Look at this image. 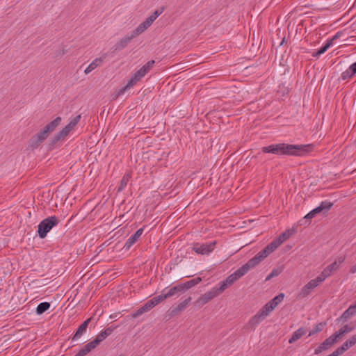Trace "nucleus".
Masks as SVG:
<instances>
[{
    "mask_svg": "<svg viewBox=\"0 0 356 356\" xmlns=\"http://www.w3.org/2000/svg\"><path fill=\"white\" fill-rule=\"evenodd\" d=\"M313 149L312 145L272 144L263 147L262 152L277 155L304 156Z\"/></svg>",
    "mask_w": 356,
    "mask_h": 356,
    "instance_id": "f257e3e1",
    "label": "nucleus"
},
{
    "mask_svg": "<svg viewBox=\"0 0 356 356\" xmlns=\"http://www.w3.org/2000/svg\"><path fill=\"white\" fill-rule=\"evenodd\" d=\"M154 65V60H152L145 63L142 66L135 74L131 76L130 80L128 81L125 87L122 89V92L127 89L133 87L138 81L144 77L149 70L153 67Z\"/></svg>",
    "mask_w": 356,
    "mask_h": 356,
    "instance_id": "f03ea898",
    "label": "nucleus"
},
{
    "mask_svg": "<svg viewBox=\"0 0 356 356\" xmlns=\"http://www.w3.org/2000/svg\"><path fill=\"white\" fill-rule=\"evenodd\" d=\"M81 118V115H78L71 119L70 122L63 127L60 131L57 132L51 138L52 143H56L60 140H63L76 127Z\"/></svg>",
    "mask_w": 356,
    "mask_h": 356,
    "instance_id": "7ed1b4c3",
    "label": "nucleus"
},
{
    "mask_svg": "<svg viewBox=\"0 0 356 356\" xmlns=\"http://www.w3.org/2000/svg\"><path fill=\"white\" fill-rule=\"evenodd\" d=\"M59 222L58 218L55 216H49L42 220L38 226V233L41 238H44L47 233Z\"/></svg>",
    "mask_w": 356,
    "mask_h": 356,
    "instance_id": "20e7f679",
    "label": "nucleus"
},
{
    "mask_svg": "<svg viewBox=\"0 0 356 356\" xmlns=\"http://www.w3.org/2000/svg\"><path fill=\"white\" fill-rule=\"evenodd\" d=\"M108 335L109 332H108L106 330L101 332L93 341L84 346V347L81 348L75 356H85L92 350L95 348L97 345L104 339H105Z\"/></svg>",
    "mask_w": 356,
    "mask_h": 356,
    "instance_id": "39448f33",
    "label": "nucleus"
},
{
    "mask_svg": "<svg viewBox=\"0 0 356 356\" xmlns=\"http://www.w3.org/2000/svg\"><path fill=\"white\" fill-rule=\"evenodd\" d=\"M216 242H210V243H196L193 245V250L199 254H209L211 253L215 248Z\"/></svg>",
    "mask_w": 356,
    "mask_h": 356,
    "instance_id": "423d86ee",
    "label": "nucleus"
},
{
    "mask_svg": "<svg viewBox=\"0 0 356 356\" xmlns=\"http://www.w3.org/2000/svg\"><path fill=\"white\" fill-rule=\"evenodd\" d=\"M322 282H323L318 277L310 280L302 288L301 291H300L299 296L301 298L307 297Z\"/></svg>",
    "mask_w": 356,
    "mask_h": 356,
    "instance_id": "0eeeda50",
    "label": "nucleus"
},
{
    "mask_svg": "<svg viewBox=\"0 0 356 356\" xmlns=\"http://www.w3.org/2000/svg\"><path fill=\"white\" fill-rule=\"evenodd\" d=\"M343 262V259L339 260V261H334L329 266H327L318 276L320 280L323 282L326 278L330 277L331 274L337 270L339 267L340 264Z\"/></svg>",
    "mask_w": 356,
    "mask_h": 356,
    "instance_id": "6e6552de",
    "label": "nucleus"
},
{
    "mask_svg": "<svg viewBox=\"0 0 356 356\" xmlns=\"http://www.w3.org/2000/svg\"><path fill=\"white\" fill-rule=\"evenodd\" d=\"M249 270L250 269L245 264L243 265L241 268L237 269L235 272H234L232 274H231L226 278L227 282L231 284H234L236 280L243 277Z\"/></svg>",
    "mask_w": 356,
    "mask_h": 356,
    "instance_id": "1a4fd4ad",
    "label": "nucleus"
},
{
    "mask_svg": "<svg viewBox=\"0 0 356 356\" xmlns=\"http://www.w3.org/2000/svg\"><path fill=\"white\" fill-rule=\"evenodd\" d=\"M332 203L329 201H324L322 202L321 204L317 207L316 208L312 210L309 213H308L305 216V218L307 219H312L315 216L316 214L323 211H328L332 207Z\"/></svg>",
    "mask_w": 356,
    "mask_h": 356,
    "instance_id": "9d476101",
    "label": "nucleus"
},
{
    "mask_svg": "<svg viewBox=\"0 0 356 356\" xmlns=\"http://www.w3.org/2000/svg\"><path fill=\"white\" fill-rule=\"evenodd\" d=\"M332 203L329 201H324L322 202L321 204L317 207L316 208L312 210L309 213H308L305 216V218L307 219H312L315 216L316 214L323 211H328L332 207Z\"/></svg>",
    "mask_w": 356,
    "mask_h": 356,
    "instance_id": "9b49d317",
    "label": "nucleus"
},
{
    "mask_svg": "<svg viewBox=\"0 0 356 356\" xmlns=\"http://www.w3.org/2000/svg\"><path fill=\"white\" fill-rule=\"evenodd\" d=\"M219 286H215L213 287L209 292L207 293V296L209 298H212L220 293H222L223 291H225L227 288H228L229 286H231V284H228L227 282V279L220 282L218 284Z\"/></svg>",
    "mask_w": 356,
    "mask_h": 356,
    "instance_id": "f8f14e48",
    "label": "nucleus"
},
{
    "mask_svg": "<svg viewBox=\"0 0 356 356\" xmlns=\"http://www.w3.org/2000/svg\"><path fill=\"white\" fill-rule=\"evenodd\" d=\"M185 286L182 285L175 286H173L166 291H163L162 294L159 295L160 298L161 300H163L164 299L171 297L173 296L179 295L181 292L184 291Z\"/></svg>",
    "mask_w": 356,
    "mask_h": 356,
    "instance_id": "ddd939ff",
    "label": "nucleus"
},
{
    "mask_svg": "<svg viewBox=\"0 0 356 356\" xmlns=\"http://www.w3.org/2000/svg\"><path fill=\"white\" fill-rule=\"evenodd\" d=\"M284 293H280L265 305L262 312H272L284 300Z\"/></svg>",
    "mask_w": 356,
    "mask_h": 356,
    "instance_id": "4468645a",
    "label": "nucleus"
},
{
    "mask_svg": "<svg viewBox=\"0 0 356 356\" xmlns=\"http://www.w3.org/2000/svg\"><path fill=\"white\" fill-rule=\"evenodd\" d=\"M341 33L337 32L331 39L327 40L326 43L319 50L313 52L312 56L317 57L324 54L330 47L333 45L334 41L338 39Z\"/></svg>",
    "mask_w": 356,
    "mask_h": 356,
    "instance_id": "2eb2a0df",
    "label": "nucleus"
},
{
    "mask_svg": "<svg viewBox=\"0 0 356 356\" xmlns=\"http://www.w3.org/2000/svg\"><path fill=\"white\" fill-rule=\"evenodd\" d=\"M161 300L159 296L154 297L153 298L147 301L136 312H147L152 309L155 305L159 303Z\"/></svg>",
    "mask_w": 356,
    "mask_h": 356,
    "instance_id": "dca6fc26",
    "label": "nucleus"
},
{
    "mask_svg": "<svg viewBox=\"0 0 356 356\" xmlns=\"http://www.w3.org/2000/svg\"><path fill=\"white\" fill-rule=\"evenodd\" d=\"M143 232H144L143 228L138 229L134 235L131 236L127 239V241H126V243L124 244V248L126 249L129 250L138 240V238L143 234Z\"/></svg>",
    "mask_w": 356,
    "mask_h": 356,
    "instance_id": "f3484780",
    "label": "nucleus"
},
{
    "mask_svg": "<svg viewBox=\"0 0 356 356\" xmlns=\"http://www.w3.org/2000/svg\"><path fill=\"white\" fill-rule=\"evenodd\" d=\"M264 259H265V257L264 256L262 252L260 251L253 258L250 259L245 264V265L250 270V269L254 268L257 265H258Z\"/></svg>",
    "mask_w": 356,
    "mask_h": 356,
    "instance_id": "a211bd4d",
    "label": "nucleus"
},
{
    "mask_svg": "<svg viewBox=\"0 0 356 356\" xmlns=\"http://www.w3.org/2000/svg\"><path fill=\"white\" fill-rule=\"evenodd\" d=\"M135 37L133 36V34L126 35L122 38H121L115 44L116 49H122L125 48L129 43L131 42L133 38Z\"/></svg>",
    "mask_w": 356,
    "mask_h": 356,
    "instance_id": "6ab92c4d",
    "label": "nucleus"
},
{
    "mask_svg": "<svg viewBox=\"0 0 356 356\" xmlns=\"http://www.w3.org/2000/svg\"><path fill=\"white\" fill-rule=\"evenodd\" d=\"M104 62L103 58H96L94 59L86 68L84 72L86 74L90 73L92 71L95 70L97 67L101 66Z\"/></svg>",
    "mask_w": 356,
    "mask_h": 356,
    "instance_id": "aec40b11",
    "label": "nucleus"
},
{
    "mask_svg": "<svg viewBox=\"0 0 356 356\" xmlns=\"http://www.w3.org/2000/svg\"><path fill=\"white\" fill-rule=\"evenodd\" d=\"M291 235V232L290 230H286L283 232L282 234L279 236L278 238L273 240L272 243L275 245L277 248L282 243H284L286 240H287Z\"/></svg>",
    "mask_w": 356,
    "mask_h": 356,
    "instance_id": "412c9836",
    "label": "nucleus"
},
{
    "mask_svg": "<svg viewBox=\"0 0 356 356\" xmlns=\"http://www.w3.org/2000/svg\"><path fill=\"white\" fill-rule=\"evenodd\" d=\"M90 321V318H88L79 327L78 330H76V333L73 337L74 340H77L78 339H79L81 336L83 334V333L86 332Z\"/></svg>",
    "mask_w": 356,
    "mask_h": 356,
    "instance_id": "4be33fe9",
    "label": "nucleus"
},
{
    "mask_svg": "<svg viewBox=\"0 0 356 356\" xmlns=\"http://www.w3.org/2000/svg\"><path fill=\"white\" fill-rule=\"evenodd\" d=\"M61 118L57 117L54 120H52L51 122L47 124L44 128L50 133L55 130V129L60 124L61 122Z\"/></svg>",
    "mask_w": 356,
    "mask_h": 356,
    "instance_id": "5701e85b",
    "label": "nucleus"
},
{
    "mask_svg": "<svg viewBox=\"0 0 356 356\" xmlns=\"http://www.w3.org/2000/svg\"><path fill=\"white\" fill-rule=\"evenodd\" d=\"M338 338L337 335H335L334 333L332 334L330 337H329L327 339H326L322 343L325 346V348L328 349L330 348L334 343L337 342Z\"/></svg>",
    "mask_w": 356,
    "mask_h": 356,
    "instance_id": "b1692460",
    "label": "nucleus"
},
{
    "mask_svg": "<svg viewBox=\"0 0 356 356\" xmlns=\"http://www.w3.org/2000/svg\"><path fill=\"white\" fill-rule=\"evenodd\" d=\"M306 333V330L304 328H300L298 330H296L289 339V342L290 343H293V342L298 340L302 335H304Z\"/></svg>",
    "mask_w": 356,
    "mask_h": 356,
    "instance_id": "393cba45",
    "label": "nucleus"
},
{
    "mask_svg": "<svg viewBox=\"0 0 356 356\" xmlns=\"http://www.w3.org/2000/svg\"><path fill=\"white\" fill-rule=\"evenodd\" d=\"M49 132L44 127L43 129L35 136L37 143L44 141L49 136Z\"/></svg>",
    "mask_w": 356,
    "mask_h": 356,
    "instance_id": "a878e982",
    "label": "nucleus"
},
{
    "mask_svg": "<svg viewBox=\"0 0 356 356\" xmlns=\"http://www.w3.org/2000/svg\"><path fill=\"white\" fill-rule=\"evenodd\" d=\"M354 330V326L350 325H345L341 327L338 332L334 333L335 335H337V338L339 339L342 335L348 333Z\"/></svg>",
    "mask_w": 356,
    "mask_h": 356,
    "instance_id": "bb28decb",
    "label": "nucleus"
},
{
    "mask_svg": "<svg viewBox=\"0 0 356 356\" xmlns=\"http://www.w3.org/2000/svg\"><path fill=\"white\" fill-rule=\"evenodd\" d=\"M276 249L275 245L271 242L261 252L266 258Z\"/></svg>",
    "mask_w": 356,
    "mask_h": 356,
    "instance_id": "cd10ccee",
    "label": "nucleus"
},
{
    "mask_svg": "<svg viewBox=\"0 0 356 356\" xmlns=\"http://www.w3.org/2000/svg\"><path fill=\"white\" fill-rule=\"evenodd\" d=\"M50 307L51 304L48 302H41L36 306L35 312H46L47 310L50 309Z\"/></svg>",
    "mask_w": 356,
    "mask_h": 356,
    "instance_id": "c85d7f7f",
    "label": "nucleus"
},
{
    "mask_svg": "<svg viewBox=\"0 0 356 356\" xmlns=\"http://www.w3.org/2000/svg\"><path fill=\"white\" fill-rule=\"evenodd\" d=\"M130 179L129 175H125L121 179L120 185L118 188V191H121L125 188Z\"/></svg>",
    "mask_w": 356,
    "mask_h": 356,
    "instance_id": "c756f323",
    "label": "nucleus"
},
{
    "mask_svg": "<svg viewBox=\"0 0 356 356\" xmlns=\"http://www.w3.org/2000/svg\"><path fill=\"white\" fill-rule=\"evenodd\" d=\"M350 348H351L350 346H349L348 343L347 341L344 342L343 345L338 348L337 350H335V353L338 355V356L342 355L345 351L348 350Z\"/></svg>",
    "mask_w": 356,
    "mask_h": 356,
    "instance_id": "7c9ffc66",
    "label": "nucleus"
},
{
    "mask_svg": "<svg viewBox=\"0 0 356 356\" xmlns=\"http://www.w3.org/2000/svg\"><path fill=\"white\" fill-rule=\"evenodd\" d=\"M147 29L140 23L134 30L132 31L131 33L135 38L145 32Z\"/></svg>",
    "mask_w": 356,
    "mask_h": 356,
    "instance_id": "2f4dec72",
    "label": "nucleus"
},
{
    "mask_svg": "<svg viewBox=\"0 0 356 356\" xmlns=\"http://www.w3.org/2000/svg\"><path fill=\"white\" fill-rule=\"evenodd\" d=\"M147 29L140 23L134 30L132 31L131 33L135 38L145 32Z\"/></svg>",
    "mask_w": 356,
    "mask_h": 356,
    "instance_id": "473e14b6",
    "label": "nucleus"
},
{
    "mask_svg": "<svg viewBox=\"0 0 356 356\" xmlns=\"http://www.w3.org/2000/svg\"><path fill=\"white\" fill-rule=\"evenodd\" d=\"M325 325V323H320L317 324L315 326V327L309 332V336H312L317 332L322 331V330L323 329Z\"/></svg>",
    "mask_w": 356,
    "mask_h": 356,
    "instance_id": "72a5a7b5",
    "label": "nucleus"
},
{
    "mask_svg": "<svg viewBox=\"0 0 356 356\" xmlns=\"http://www.w3.org/2000/svg\"><path fill=\"white\" fill-rule=\"evenodd\" d=\"M353 72L351 71L350 68L348 67L346 71H344L342 74H341V78L345 80V79H349L350 77H352L353 76Z\"/></svg>",
    "mask_w": 356,
    "mask_h": 356,
    "instance_id": "f704fd0d",
    "label": "nucleus"
},
{
    "mask_svg": "<svg viewBox=\"0 0 356 356\" xmlns=\"http://www.w3.org/2000/svg\"><path fill=\"white\" fill-rule=\"evenodd\" d=\"M164 8H162L161 10H155L153 14H152L149 17L152 19L153 22L156 20V19L163 12Z\"/></svg>",
    "mask_w": 356,
    "mask_h": 356,
    "instance_id": "c9c22d12",
    "label": "nucleus"
},
{
    "mask_svg": "<svg viewBox=\"0 0 356 356\" xmlns=\"http://www.w3.org/2000/svg\"><path fill=\"white\" fill-rule=\"evenodd\" d=\"M280 273V270L278 269H273L271 273L267 276L266 280H269L273 277L278 276Z\"/></svg>",
    "mask_w": 356,
    "mask_h": 356,
    "instance_id": "e433bc0d",
    "label": "nucleus"
},
{
    "mask_svg": "<svg viewBox=\"0 0 356 356\" xmlns=\"http://www.w3.org/2000/svg\"><path fill=\"white\" fill-rule=\"evenodd\" d=\"M267 314L268 313H261L259 314H257L256 316H254L253 320L257 321V323H258L259 321L264 319L266 317Z\"/></svg>",
    "mask_w": 356,
    "mask_h": 356,
    "instance_id": "4c0bfd02",
    "label": "nucleus"
},
{
    "mask_svg": "<svg viewBox=\"0 0 356 356\" xmlns=\"http://www.w3.org/2000/svg\"><path fill=\"white\" fill-rule=\"evenodd\" d=\"M154 22L150 19L149 17H147L144 22H143L141 24L143 25L144 27H145L146 29H147Z\"/></svg>",
    "mask_w": 356,
    "mask_h": 356,
    "instance_id": "58836bf2",
    "label": "nucleus"
},
{
    "mask_svg": "<svg viewBox=\"0 0 356 356\" xmlns=\"http://www.w3.org/2000/svg\"><path fill=\"white\" fill-rule=\"evenodd\" d=\"M326 348H325V346H323V344L321 343L319 346H318L315 350H314V353L318 355V354H320L321 353H322L323 351L325 350Z\"/></svg>",
    "mask_w": 356,
    "mask_h": 356,
    "instance_id": "ea45409f",
    "label": "nucleus"
},
{
    "mask_svg": "<svg viewBox=\"0 0 356 356\" xmlns=\"http://www.w3.org/2000/svg\"><path fill=\"white\" fill-rule=\"evenodd\" d=\"M349 346L353 347L356 343V334L352 336L348 340L346 341Z\"/></svg>",
    "mask_w": 356,
    "mask_h": 356,
    "instance_id": "a19ab883",
    "label": "nucleus"
},
{
    "mask_svg": "<svg viewBox=\"0 0 356 356\" xmlns=\"http://www.w3.org/2000/svg\"><path fill=\"white\" fill-rule=\"evenodd\" d=\"M201 280L200 278H197L196 280H191L190 282H188V286L186 287V288H188L191 285H195V284H197V283L200 282V281Z\"/></svg>",
    "mask_w": 356,
    "mask_h": 356,
    "instance_id": "79ce46f5",
    "label": "nucleus"
},
{
    "mask_svg": "<svg viewBox=\"0 0 356 356\" xmlns=\"http://www.w3.org/2000/svg\"><path fill=\"white\" fill-rule=\"evenodd\" d=\"M354 309H356V302L351 304L346 312H353Z\"/></svg>",
    "mask_w": 356,
    "mask_h": 356,
    "instance_id": "37998d69",
    "label": "nucleus"
},
{
    "mask_svg": "<svg viewBox=\"0 0 356 356\" xmlns=\"http://www.w3.org/2000/svg\"><path fill=\"white\" fill-rule=\"evenodd\" d=\"M354 309H356V302L351 304L346 312H353Z\"/></svg>",
    "mask_w": 356,
    "mask_h": 356,
    "instance_id": "c03bdc74",
    "label": "nucleus"
},
{
    "mask_svg": "<svg viewBox=\"0 0 356 356\" xmlns=\"http://www.w3.org/2000/svg\"><path fill=\"white\" fill-rule=\"evenodd\" d=\"M354 309H356V302L351 304L346 312H353Z\"/></svg>",
    "mask_w": 356,
    "mask_h": 356,
    "instance_id": "a18cd8bd",
    "label": "nucleus"
},
{
    "mask_svg": "<svg viewBox=\"0 0 356 356\" xmlns=\"http://www.w3.org/2000/svg\"><path fill=\"white\" fill-rule=\"evenodd\" d=\"M354 309H356V302L351 304L346 312H353Z\"/></svg>",
    "mask_w": 356,
    "mask_h": 356,
    "instance_id": "49530a36",
    "label": "nucleus"
},
{
    "mask_svg": "<svg viewBox=\"0 0 356 356\" xmlns=\"http://www.w3.org/2000/svg\"><path fill=\"white\" fill-rule=\"evenodd\" d=\"M354 309H356V302L351 304L346 312H353Z\"/></svg>",
    "mask_w": 356,
    "mask_h": 356,
    "instance_id": "de8ad7c7",
    "label": "nucleus"
},
{
    "mask_svg": "<svg viewBox=\"0 0 356 356\" xmlns=\"http://www.w3.org/2000/svg\"><path fill=\"white\" fill-rule=\"evenodd\" d=\"M349 67L350 68L353 74H356V62L353 63L352 65H350Z\"/></svg>",
    "mask_w": 356,
    "mask_h": 356,
    "instance_id": "09e8293b",
    "label": "nucleus"
},
{
    "mask_svg": "<svg viewBox=\"0 0 356 356\" xmlns=\"http://www.w3.org/2000/svg\"><path fill=\"white\" fill-rule=\"evenodd\" d=\"M350 271L351 273H356V264L353 266H352Z\"/></svg>",
    "mask_w": 356,
    "mask_h": 356,
    "instance_id": "8fccbe9b",
    "label": "nucleus"
},
{
    "mask_svg": "<svg viewBox=\"0 0 356 356\" xmlns=\"http://www.w3.org/2000/svg\"><path fill=\"white\" fill-rule=\"evenodd\" d=\"M327 356H338V355L334 351L332 354L327 355Z\"/></svg>",
    "mask_w": 356,
    "mask_h": 356,
    "instance_id": "3c124183",
    "label": "nucleus"
},
{
    "mask_svg": "<svg viewBox=\"0 0 356 356\" xmlns=\"http://www.w3.org/2000/svg\"><path fill=\"white\" fill-rule=\"evenodd\" d=\"M31 306H34V307H35V302H31V303L30 304L29 307H31Z\"/></svg>",
    "mask_w": 356,
    "mask_h": 356,
    "instance_id": "603ef678",
    "label": "nucleus"
}]
</instances>
